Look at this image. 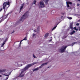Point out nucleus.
Returning a JSON list of instances; mask_svg holds the SVG:
<instances>
[{
	"mask_svg": "<svg viewBox=\"0 0 80 80\" xmlns=\"http://www.w3.org/2000/svg\"><path fill=\"white\" fill-rule=\"evenodd\" d=\"M49 0H42V1H41L40 2L39 5L40 6V8H43L45 7V4H44V2H44L46 4H47Z\"/></svg>",
	"mask_w": 80,
	"mask_h": 80,
	"instance_id": "1",
	"label": "nucleus"
},
{
	"mask_svg": "<svg viewBox=\"0 0 80 80\" xmlns=\"http://www.w3.org/2000/svg\"><path fill=\"white\" fill-rule=\"evenodd\" d=\"M28 17V12H27L22 16L20 20L23 22V21L25 19L27 18Z\"/></svg>",
	"mask_w": 80,
	"mask_h": 80,
	"instance_id": "2",
	"label": "nucleus"
},
{
	"mask_svg": "<svg viewBox=\"0 0 80 80\" xmlns=\"http://www.w3.org/2000/svg\"><path fill=\"white\" fill-rule=\"evenodd\" d=\"M10 2H5L4 3L3 6V8L4 10H5V9H7L10 6Z\"/></svg>",
	"mask_w": 80,
	"mask_h": 80,
	"instance_id": "3",
	"label": "nucleus"
},
{
	"mask_svg": "<svg viewBox=\"0 0 80 80\" xmlns=\"http://www.w3.org/2000/svg\"><path fill=\"white\" fill-rule=\"evenodd\" d=\"M6 69H0V73L1 74V75H5V76H8V77H7V78H6L5 80H7L8 78V76L9 75H6L5 74H4L3 73H2L3 72H5L6 71Z\"/></svg>",
	"mask_w": 80,
	"mask_h": 80,
	"instance_id": "4",
	"label": "nucleus"
},
{
	"mask_svg": "<svg viewBox=\"0 0 80 80\" xmlns=\"http://www.w3.org/2000/svg\"><path fill=\"white\" fill-rule=\"evenodd\" d=\"M67 47V46H64L62 47V48L60 50L59 52L61 53H63L65 52L66 48Z\"/></svg>",
	"mask_w": 80,
	"mask_h": 80,
	"instance_id": "5",
	"label": "nucleus"
},
{
	"mask_svg": "<svg viewBox=\"0 0 80 80\" xmlns=\"http://www.w3.org/2000/svg\"><path fill=\"white\" fill-rule=\"evenodd\" d=\"M14 65L16 67H22V64H19V62H15Z\"/></svg>",
	"mask_w": 80,
	"mask_h": 80,
	"instance_id": "6",
	"label": "nucleus"
},
{
	"mask_svg": "<svg viewBox=\"0 0 80 80\" xmlns=\"http://www.w3.org/2000/svg\"><path fill=\"white\" fill-rule=\"evenodd\" d=\"M36 63H37L36 62H34L32 64H28L26 66H27V67L28 68H30V67L32 66V65H35V64H36Z\"/></svg>",
	"mask_w": 80,
	"mask_h": 80,
	"instance_id": "7",
	"label": "nucleus"
},
{
	"mask_svg": "<svg viewBox=\"0 0 80 80\" xmlns=\"http://www.w3.org/2000/svg\"><path fill=\"white\" fill-rule=\"evenodd\" d=\"M66 3H67V5L68 7H70V6H69V5H68V4H70V5H72V3L70 2H66Z\"/></svg>",
	"mask_w": 80,
	"mask_h": 80,
	"instance_id": "8",
	"label": "nucleus"
},
{
	"mask_svg": "<svg viewBox=\"0 0 80 80\" xmlns=\"http://www.w3.org/2000/svg\"><path fill=\"white\" fill-rule=\"evenodd\" d=\"M20 77H23L24 76V72L22 71L19 75Z\"/></svg>",
	"mask_w": 80,
	"mask_h": 80,
	"instance_id": "9",
	"label": "nucleus"
},
{
	"mask_svg": "<svg viewBox=\"0 0 80 80\" xmlns=\"http://www.w3.org/2000/svg\"><path fill=\"white\" fill-rule=\"evenodd\" d=\"M36 2H37V1L34 0L33 1V3L32 4V7H35V3H36Z\"/></svg>",
	"mask_w": 80,
	"mask_h": 80,
	"instance_id": "10",
	"label": "nucleus"
},
{
	"mask_svg": "<svg viewBox=\"0 0 80 80\" xmlns=\"http://www.w3.org/2000/svg\"><path fill=\"white\" fill-rule=\"evenodd\" d=\"M28 67H27V66H26L25 68L23 69L22 70V71H23V72H25V71H26V70H28Z\"/></svg>",
	"mask_w": 80,
	"mask_h": 80,
	"instance_id": "11",
	"label": "nucleus"
},
{
	"mask_svg": "<svg viewBox=\"0 0 80 80\" xmlns=\"http://www.w3.org/2000/svg\"><path fill=\"white\" fill-rule=\"evenodd\" d=\"M70 28L72 30L73 29V22L70 23Z\"/></svg>",
	"mask_w": 80,
	"mask_h": 80,
	"instance_id": "12",
	"label": "nucleus"
},
{
	"mask_svg": "<svg viewBox=\"0 0 80 80\" xmlns=\"http://www.w3.org/2000/svg\"><path fill=\"white\" fill-rule=\"evenodd\" d=\"M27 37H25L23 40H21L20 42V45L21 44V42L22 41H23V40H27Z\"/></svg>",
	"mask_w": 80,
	"mask_h": 80,
	"instance_id": "13",
	"label": "nucleus"
},
{
	"mask_svg": "<svg viewBox=\"0 0 80 80\" xmlns=\"http://www.w3.org/2000/svg\"><path fill=\"white\" fill-rule=\"evenodd\" d=\"M23 8V4H22L20 8V12L21 11V10H22Z\"/></svg>",
	"mask_w": 80,
	"mask_h": 80,
	"instance_id": "14",
	"label": "nucleus"
},
{
	"mask_svg": "<svg viewBox=\"0 0 80 80\" xmlns=\"http://www.w3.org/2000/svg\"><path fill=\"white\" fill-rule=\"evenodd\" d=\"M6 40H5V41L4 42H3L2 44V46H1L2 47H3V45H5V42H6Z\"/></svg>",
	"mask_w": 80,
	"mask_h": 80,
	"instance_id": "15",
	"label": "nucleus"
},
{
	"mask_svg": "<svg viewBox=\"0 0 80 80\" xmlns=\"http://www.w3.org/2000/svg\"><path fill=\"white\" fill-rule=\"evenodd\" d=\"M75 33V31H73L71 33L70 35H73V34H74Z\"/></svg>",
	"mask_w": 80,
	"mask_h": 80,
	"instance_id": "16",
	"label": "nucleus"
},
{
	"mask_svg": "<svg viewBox=\"0 0 80 80\" xmlns=\"http://www.w3.org/2000/svg\"><path fill=\"white\" fill-rule=\"evenodd\" d=\"M48 33L46 34L44 36V37H45V38H47V37H48Z\"/></svg>",
	"mask_w": 80,
	"mask_h": 80,
	"instance_id": "17",
	"label": "nucleus"
},
{
	"mask_svg": "<svg viewBox=\"0 0 80 80\" xmlns=\"http://www.w3.org/2000/svg\"><path fill=\"white\" fill-rule=\"evenodd\" d=\"M47 65V62L44 63H43V64H42L41 65V66L42 67V66H44V65Z\"/></svg>",
	"mask_w": 80,
	"mask_h": 80,
	"instance_id": "18",
	"label": "nucleus"
},
{
	"mask_svg": "<svg viewBox=\"0 0 80 80\" xmlns=\"http://www.w3.org/2000/svg\"><path fill=\"white\" fill-rule=\"evenodd\" d=\"M62 17H61V18H59L58 19L60 20V21H62Z\"/></svg>",
	"mask_w": 80,
	"mask_h": 80,
	"instance_id": "19",
	"label": "nucleus"
},
{
	"mask_svg": "<svg viewBox=\"0 0 80 80\" xmlns=\"http://www.w3.org/2000/svg\"><path fill=\"white\" fill-rule=\"evenodd\" d=\"M38 70V68H35L34 70H33V71H37V70Z\"/></svg>",
	"mask_w": 80,
	"mask_h": 80,
	"instance_id": "20",
	"label": "nucleus"
},
{
	"mask_svg": "<svg viewBox=\"0 0 80 80\" xmlns=\"http://www.w3.org/2000/svg\"><path fill=\"white\" fill-rule=\"evenodd\" d=\"M67 18H68V19H69V20H71V19H72V18H71L70 17H67Z\"/></svg>",
	"mask_w": 80,
	"mask_h": 80,
	"instance_id": "21",
	"label": "nucleus"
},
{
	"mask_svg": "<svg viewBox=\"0 0 80 80\" xmlns=\"http://www.w3.org/2000/svg\"><path fill=\"white\" fill-rule=\"evenodd\" d=\"M56 27H57V26H55V27H54L52 29V30H55V28H56Z\"/></svg>",
	"mask_w": 80,
	"mask_h": 80,
	"instance_id": "22",
	"label": "nucleus"
},
{
	"mask_svg": "<svg viewBox=\"0 0 80 80\" xmlns=\"http://www.w3.org/2000/svg\"><path fill=\"white\" fill-rule=\"evenodd\" d=\"M74 30H77V31H78V29H77V28H76V27H75L74 28Z\"/></svg>",
	"mask_w": 80,
	"mask_h": 80,
	"instance_id": "23",
	"label": "nucleus"
},
{
	"mask_svg": "<svg viewBox=\"0 0 80 80\" xmlns=\"http://www.w3.org/2000/svg\"><path fill=\"white\" fill-rule=\"evenodd\" d=\"M4 18H5H5H7V16H4Z\"/></svg>",
	"mask_w": 80,
	"mask_h": 80,
	"instance_id": "24",
	"label": "nucleus"
},
{
	"mask_svg": "<svg viewBox=\"0 0 80 80\" xmlns=\"http://www.w3.org/2000/svg\"><path fill=\"white\" fill-rule=\"evenodd\" d=\"M77 6L78 7L79 6H80V4H78L77 5Z\"/></svg>",
	"mask_w": 80,
	"mask_h": 80,
	"instance_id": "25",
	"label": "nucleus"
},
{
	"mask_svg": "<svg viewBox=\"0 0 80 80\" xmlns=\"http://www.w3.org/2000/svg\"><path fill=\"white\" fill-rule=\"evenodd\" d=\"M33 57H34V58H36V57H35V55H33Z\"/></svg>",
	"mask_w": 80,
	"mask_h": 80,
	"instance_id": "26",
	"label": "nucleus"
},
{
	"mask_svg": "<svg viewBox=\"0 0 80 80\" xmlns=\"http://www.w3.org/2000/svg\"><path fill=\"white\" fill-rule=\"evenodd\" d=\"M34 32H38V30H34Z\"/></svg>",
	"mask_w": 80,
	"mask_h": 80,
	"instance_id": "27",
	"label": "nucleus"
},
{
	"mask_svg": "<svg viewBox=\"0 0 80 80\" xmlns=\"http://www.w3.org/2000/svg\"><path fill=\"white\" fill-rule=\"evenodd\" d=\"M76 25L77 26H78L79 25V23H77Z\"/></svg>",
	"mask_w": 80,
	"mask_h": 80,
	"instance_id": "28",
	"label": "nucleus"
},
{
	"mask_svg": "<svg viewBox=\"0 0 80 80\" xmlns=\"http://www.w3.org/2000/svg\"><path fill=\"white\" fill-rule=\"evenodd\" d=\"M35 34H33V37H35Z\"/></svg>",
	"mask_w": 80,
	"mask_h": 80,
	"instance_id": "29",
	"label": "nucleus"
},
{
	"mask_svg": "<svg viewBox=\"0 0 80 80\" xmlns=\"http://www.w3.org/2000/svg\"><path fill=\"white\" fill-rule=\"evenodd\" d=\"M2 10V8L1 9V10H0V12H1Z\"/></svg>",
	"mask_w": 80,
	"mask_h": 80,
	"instance_id": "30",
	"label": "nucleus"
},
{
	"mask_svg": "<svg viewBox=\"0 0 80 80\" xmlns=\"http://www.w3.org/2000/svg\"><path fill=\"white\" fill-rule=\"evenodd\" d=\"M2 77V76L0 75V77Z\"/></svg>",
	"mask_w": 80,
	"mask_h": 80,
	"instance_id": "31",
	"label": "nucleus"
},
{
	"mask_svg": "<svg viewBox=\"0 0 80 80\" xmlns=\"http://www.w3.org/2000/svg\"><path fill=\"white\" fill-rule=\"evenodd\" d=\"M79 31H80V28H79Z\"/></svg>",
	"mask_w": 80,
	"mask_h": 80,
	"instance_id": "32",
	"label": "nucleus"
},
{
	"mask_svg": "<svg viewBox=\"0 0 80 80\" xmlns=\"http://www.w3.org/2000/svg\"><path fill=\"white\" fill-rule=\"evenodd\" d=\"M52 40L51 39V40H50V42H51V41H52Z\"/></svg>",
	"mask_w": 80,
	"mask_h": 80,
	"instance_id": "33",
	"label": "nucleus"
},
{
	"mask_svg": "<svg viewBox=\"0 0 80 80\" xmlns=\"http://www.w3.org/2000/svg\"><path fill=\"white\" fill-rule=\"evenodd\" d=\"M79 2H80V0H78Z\"/></svg>",
	"mask_w": 80,
	"mask_h": 80,
	"instance_id": "34",
	"label": "nucleus"
},
{
	"mask_svg": "<svg viewBox=\"0 0 80 80\" xmlns=\"http://www.w3.org/2000/svg\"><path fill=\"white\" fill-rule=\"evenodd\" d=\"M24 63H25V62H24Z\"/></svg>",
	"mask_w": 80,
	"mask_h": 80,
	"instance_id": "35",
	"label": "nucleus"
},
{
	"mask_svg": "<svg viewBox=\"0 0 80 80\" xmlns=\"http://www.w3.org/2000/svg\"><path fill=\"white\" fill-rule=\"evenodd\" d=\"M72 46L73 45V44L72 45Z\"/></svg>",
	"mask_w": 80,
	"mask_h": 80,
	"instance_id": "36",
	"label": "nucleus"
}]
</instances>
